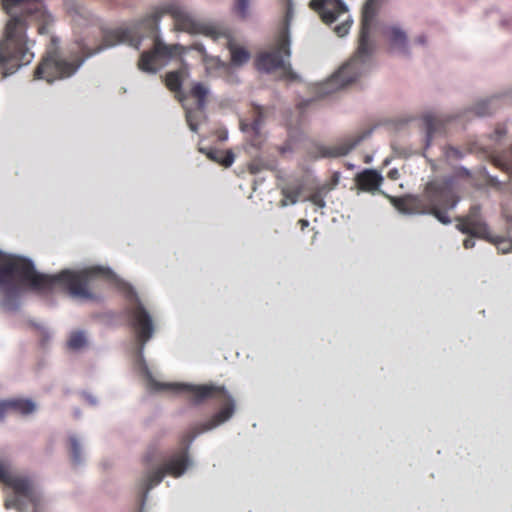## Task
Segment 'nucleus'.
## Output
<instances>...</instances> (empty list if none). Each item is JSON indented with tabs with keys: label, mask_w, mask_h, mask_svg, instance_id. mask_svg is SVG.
I'll return each instance as SVG.
<instances>
[{
	"label": "nucleus",
	"mask_w": 512,
	"mask_h": 512,
	"mask_svg": "<svg viewBox=\"0 0 512 512\" xmlns=\"http://www.w3.org/2000/svg\"><path fill=\"white\" fill-rule=\"evenodd\" d=\"M168 14L174 19L177 30L189 33L199 31V25L182 7L177 4H168L163 8H156L141 21L126 27L102 30V42L98 44V52L117 44H128L139 49L142 38L149 36L155 38L154 47L141 53L138 68L146 73H156L165 62L179 53V45H166L157 37L158 23L163 15Z\"/></svg>",
	"instance_id": "1"
},
{
	"label": "nucleus",
	"mask_w": 512,
	"mask_h": 512,
	"mask_svg": "<svg viewBox=\"0 0 512 512\" xmlns=\"http://www.w3.org/2000/svg\"><path fill=\"white\" fill-rule=\"evenodd\" d=\"M96 267L82 271L63 270L56 275L38 273L31 260L9 255L0 260V291L4 297L2 306L7 310L18 307L21 284L28 285L37 292H50L59 287L72 297L89 298L88 286Z\"/></svg>",
	"instance_id": "2"
},
{
	"label": "nucleus",
	"mask_w": 512,
	"mask_h": 512,
	"mask_svg": "<svg viewBox=\"0 0 512 512\" xmlns=\"http://www.w3.org/2000/svg\"><path fill=\"white\" fill-rule=\"evenodd\" d=\"M178 390L187 392L191 401L195 404H200L208 399H218L224 402L223 407L215 413L207 421L193 427L190 431L185 433L180 440V447L170 453L161 466L148 470L140 482L142 490V505L145 502L148 492L160 484L165 475L174 478L181 477L187 469L191 466L192 461L189 456V447L197 435L212 430L219 425L228 421L235 412V403L226 388L222 385L213 383L192 385V384H179L176 385Z\"/></svg>",
	"instance_id": "3"
},
{
	"label": "nucleus",
	"mask_w": 512,
	"mask_h": 512,
	"mask_svg": "<svg viewBox=\"0 0 512 512\" xmlns=\"http://www.w3.org/2000/svg\"><path fill=\"white\" fill-rule=\"evenodd\" d=\"M10 16L0 39V78L4 79L29 65L35 58V41L27 29L33 22H45L47 12L39 0H0Z\"/></svg>",
	"instance_id": "4"
},
{
	"label": "nucleus",
	"mask_w": 512,
	"mask_h": 512,
	"mask_svg": "<svg viewBox=\"0 0 512 512\" xmlns=\"http://www.w3.org/2000/svg\"><path fill=\"white\" fill-rule=\"evenodd\" d=\"M382 0H366L362 9L358 48L354 56L321 86L330 94L356 81L368 68L374 51L370 31Z\"/></svg>",
	"instance_id": "5"
},
{
	"label": "nucleus",
	"mask_w": 512,
	"mask_h": 512,
	"mask_svg": "<svg viewBox=\"0 0 512 512\" xmlns=\"http://www.w3.org/2000/svg\"><path fill=\"white\" fill-rule=\"evenodd\" d=\"M458 202L450 180H433L421 195L400 199L396 208L406 214H431L443 224L451 222L448 211Z\"/></svg>",
	"instance_id": "6"
},
{
	"label": "nucleus",
	"mask_w": 512,
	"mask_h": 512,
	"mask_svg": "<svg viewBox=\"0 0 512 512\" xmlns=\"http://www.w3.org/2000/svg\"><path fill=\"white\" fill-rule=\"evenodd\" d=\"M98 278L106 279L112 283L127 299L128 304L125 313L134 332L136 342L139 344V352L142 353L145 344L153 337L155 331L153 316L141 302L134 289L120 279L111 269L98 265Z\"/></svg>",
	"instance_id": "7"
},
{
	"label": "nucleus",
	"mask_w": 512,
	"mask_h": 512,
	"mask_svg": "<svg viewBox=\"0 0 512 512\" xmlns=\"http://www.w3.org/2000/svg\"><path fill=\"white\" fill-rule=\"evenodd\" d=\"M286 4V15L282 27L278 31L270 49L259 53L255 59V66L259 71L274 72L281 70L283 77L296 80L298 76L292 70L290 63V32L289 24L293 15L292 0H282Z\"/></svg>",
	"instance_id": "8"
},
{
	"label": "nucleus",
	"mask_w": 512,
	"mask_h": 512,
	"mask_svg": "<svg viewBox=\"0 0 512 512\" xmlns=\"http://www.w3.org/2000/svg\"><path fill=\"white\" fill-rule=\"evenodd\" d=\"M59 40L52 36L50 45L45 55L37 65L34 71L36 79H43L47 82H53L73 75L81 65L82 61L78 59L67 60L59 52Z\"/></svg>",
	"instance_id": "9"
},
{
	"label": "nucleus",
	"mask_w": 512,
	"mask_h": 512,
	"mask_svg": "<svg viewBox=\"0 0 512 512\" xmlns=\"http://www.w3.org/2000/svg\"><path fill=\"white\" fill-rule=\"evenodd\" d=\"M457 228L463 234L494 242L497 249L502 253L512 251V240L490 238L488 226L482 219L481 208L479 206H472L466 216L458 218Z\"/></svg>",
	"instance_id": "10"
},
{
	"label": "nucleus",
	"mask_w": 512,
	"mask_h": 512,
	"mask_svg": "<svg viewBox=\"0 0 512 512\" xmlns=\"http://www.w3.org/2000/svg\"><path fill=\"white\" fill-rule=\"evenodd\" d=\"M0 482L5 483L14 491V495L5 500L6 508H14L18 512H24V499L33 502L38 500V492L33 483L26 478L10 476L2 462H0Z\"/></svg>",
	"instance_id": "11"
},
{
	"label": "nucleus",
	"mask_w": 512,
	"mask_h": 512,
	"mask_svg": "<svg viewBox=\"0 0 512 512\" xmlns=\"http://www.w3.org/2000/svg\"><path fill=\"white\" fill-rule=\"evenodd\" d=\"M309 7L326 24L335 22L341 14L348 11L347 6L342 0H311Z\"/></svg>",
	"instance_id": "12"
},
{
	"label": "nucleus",
	"mask_w": 512,
	"mask_h": 512,
	"mask_svg": "<svg viewBox=\"0 0 512 512\" xmlns=\"http://www.w3.org/2000/svg\"><path fill=\"white\" fill-rule=\"evenodd\" d=\"M364 139V135L347 138L335 145H317L315 156L320 158H337L347 155Z\"/></svg>",
	"instance_id": "13"
},
{
	"label": "nucleus",
	"mask_w": 512,
	"mask_h": 512,
	"mask_svg": "<svg viewBox=\"0 0 512 512\" xmlns=\"http://www.w3.org/2000/svg\"><path fill=\"white\" fill-rule=\"evenodd\" d=\"M390 51H397L401 54L407 55L408 52V39L407 34L398 26H389L383 30Z\"/></svg>",
	"instance_id": "14"
},
{
	"label": "nucleus",
	"mask_w": 512,
	"mask_h": 512,
	"mask_svg": "<svg viewBox=\"0 0 512 512\" xmlns=\"http://www.w3.org/2000/svg\"><path fill=\"white\" fill-rule=\"evenodd\" d=\"M383 182L382 175L373 169H365L355 176V184L361 191L374 192Z\"/></svg>",
	"instance_id": "15"
},
{
	"label": "nucleus",
	"mask_w": 512,
	"mask_h": 512,
	"mask_svg": "<svg viewBox=\"0 0 512 512\" xmlns=\"http://www.w3.org/2000/svg\"><path fill=\"white\" fill-rule=\"evenodd\" d=\"M423 121L426 127L427 144L429 145L433 136L436 133L444 130L445 124L448 121V119H443L438 116L428 114L423 117Z\"/></svg>",
	"instance_id": "16"
},
{
	"label": "nucleus",
	"mask_w": 512,
	"mask_h": 512,
	"mask_svg": "<svg viewBox=\"0 0 512 512\" xmlns=\"http://www.w3.org/2000/svg\"><path fill=\"white\" fill-rule=\"evenodd\" d=\"M89 345V339L85 331H72L67 339L66 347L73 352L82 351Z\"/></svg>",
	"instance_id": "17"
},
{
	"label": "nucleus",
	"mask_w": 512,
	"mask_h": 512,
	"mask_svg": "<svg viewBox=\"0 0 512 512\" xmlns=\"http://www.w3.org/2000/svg\"><path fill=\"white\" fill-rule=\"evenodd\" d=\"M302 185L297 184H286L281 188V195L283 196L280 201V205L285 207L287 205H293L298 202L299 197L302 193Z\"/></svg>",
	"instance_id": "18"
},
{
	"label": "nucleus",
	"mask_w": 512,
	"mask_h": 512,
	"mask_svg": "<svg viewBox=\"0 0 512 512\" xmlns=\"http://www.w3.org/2000/svg\"><path fill=\"white\" fill-rule=\"evenodd\" d=\"M8 401L10 404V409H12V412L21 415H29L33 413L36 409L35 403L30 399L16 398L10 399Z\"/></svg>",
	"instance_id": "19"
},
{
	"label": "nucleus",
	"mask_w": 512,
	"mask_h": 512,
	"mask_svg": "<svg viewBox=\"0 0 512 512\" xmlns=\"http://www.w3.org/2000/svg\"><path fill=\"white\" fill-rule=\"evenodd\" d=\"M185 70L170 71L165 76V85L172 92H180L183 84Z\"/></svg>",
	"instance_id": "20"
},
{
	"label": "nucleus",
	"mask_w": 512,
	"mask_h": 512,
	"mask_svg": "<svg viewBox=\"0 0 512 512\" xmlns=\"http://www.w3.org/2000/svg\"><path fill=\"white\" fill-rule=\"evenodd\" d=\"M189 94L196 100V106L200 110H205L208 89L202 83H195L191 87Z\"/></svg>",
	"instance_id": "21"
},
{
	"label": "nucleus",
	"mask_w": 512,
	"mask_h": 512,
	"mask_svg": "<svg viewBox=\"0 0 512 512\" xmlns=\"http://www.w3.org/2000/svg\"><path fill=\"white\" fill-rule=\"evenodd\" d=\"M231 53V62L233 65L241 66L250 59V53L243 47L237 45H229Z\"/></svg>",
	"instance_id": "22"
},
{
	"label": "nucleus",
	"mask_w": 512,
	"mask_h": 512,
	"mask_svg": "<svg viewBox=\"0 0 512 512\" xmlns=\"http://www.w3.org/2000/svg\"><path fill=\"white\" fill-rule=\"evenodd\" d=\"M205 119L204 110H200L198 106L196 109H188L186 111V121L191 131L197 132L199 124Z\"/></svg>",
	"instance_id": "23"
},
{
	"label": "nucleus",
	"mask_w": 512,
	"mask_h": 512,
	"mask_svg": "<svg viewBox=\"0 0 512 512\" xmlns=\"http://www.w3.org/2000/svg\"><path fill=\"white\" fill-rule=\"evenodd\" d=\"M68 451L70 454L71 461L74 464H79L82 460L81 453L82 447L80 441L76 436H70L67 440Z\"/></svg>",
	"instance_id": "24"
},
{
	"label": "nucleus",
	"mask_w": 512,
	"mask_h": 512,
	"mask_svg": "<svg viewBox=\"0 0 512 512\" xmlns=\"http://www.w3.org/2000/svg\"><path fill=\"white\" fill-rule=\"evenodd\" d=\"M218 151H209L207 156L209 159L216 161L226 167L230 166L234 161V156L231 153H227L225 156H220Z\"/></svg>",
	"instance_id": "25"
},
{
	"label": "nucleus",
	"mask_w": 512,
	"mask_h": 512,
	"mask_svg": "<svg viewBox=\"0 0 512 512\" xmlns=\"http://www.w3.org/2000/svg\"><path fill=\"white\" fill-rule=\"evenodd\" d=\"M253 121L251 123V129L258 134L261 128V125L264 121V113L263 108L261 106H255L253 109Z\"/></svg>",
	"instance_id": "26"
},
{
	"label": "nucleus",
	"mask_w": 512,
	"mask_h": 512,
	"mask_svg": "<svg viewBox=\"0 0 512 512\" xmlns=\"http://www.w3.org/2000/svg\"><path fill=\"white\" fill-rule=\"evenodd\" d=\"M250 0H235L233 10L234 12L242 19H245L248 17Z\"/></svg>",
	"instance_id": "27"
},
{
	"label": "nucleus",
	"mask_w": 512,
	"mask_h": 512,
	"mask_svg": "<svg viewBox=\"0 0 512 512\" xmlns=\"http://www.w3.org/2000/svg\"><path fill=\"white\" fill-rule=\"evenodd\" d=\"M308 200L310 202H312L314 205H316L317 207L323 208L325 206L323 188L318 189L317 191L313 192L308 197Z\"/></svg>",
	"instance_id": "28"
},
{
	"label": "nucleus",
	"mask_w": 512,
	"mask_h": 512,
	"mask_svg": "<svg viewBox=\"0 0 512 512\" xmlns=\"http://www.w3.org/2000/svg\"><path fill=\"white\" fill-rule=\"evenodd\" d=\"M490 103H491L490 100H485V101H481V102L477 103L474 107L475 113L478 116H486V115L491 114V111L489 108Z\"/></svg>",
	"instance_id": "29"
},
{
	"label": "nucleus",
	"mask_w": 512,
	"mask_h": 512,
	"mask_svg": "<svg viewBox=\"0 0 512 512\" xmlns=\"http://www.w3.org/2000/svg\"><path fill=\"white\" fill-rule=\"evenodd\" d=\"M444 153L448 159H461L463 157L461 150L454 146H447Z\"/></svg>",
	"instance_id": "30"
},
{
	"label": "nucleus",
	"mask_w": 512,
	"mask_h": 512,
	"mask_svg": "<svg viewBox=\"0 0 512 512\" xmlns=\"http://www.w3.org/2000/svg\"><path fill=\"white\" fill-rule=\"evenodd\" d=\"M11 412H12V409H10L9 401L8 400L1 401L0 402V421H2L4 419V417L8 413H11Z\"/></svg>",
	"instance_id": "31"
},
{
	"label": "nucleus",
	"mask_w": 512,
	"mask_h": 512,
	"mask_svg": "<svg viewBox=\"0 0 512 512\" xmlns=\"http://www.w3.org/2000/svg\"><path fill=\"white\" fill-rule=\"evenodd\" d=\"M349 28L350 24L348 22H345L340 25H337L335 27V32L337 33L338 36L343 37L348 33Z\"/></svg>",
	"instance_id": "32"
},
{
	"label": "nucleus",
	"mask_w": 512,
	"mask_h": 512,
	"mask_svg": "<svg viewBox=\"0 0 512 512\" xmlns=\"http://www.w3.org/2000/svg\"><path fill=\"white\" fill-rule=\"evenodd\" d=\"M24 501H26V499H24ZM27 502H29L32 506H33V511L32 512H48L46 511L45 509H43L40 504H41V496L40 494L38 493V500L33 502V501H30V500H27ZM26 504V502H24Z\"/></svg>",
	"instance_id": "33"
},
{
	"label": "nucleus",
	"mask_w": 512,
	"mask_h": 512,
	"mask_svg": "<svg viewBox=\"0 0 512 512\" xmlns=\"http://www.w3.org/2000/svg\"><path fill=\"white\" fill-rule=\"evenodd\" d=\"M465 249H471L475 246V241L472 238H466L463 242Z\"/></svg>",
	"instance_id": "34"
},
{
	"label": "nucleus",
	"mask_w": 512,
	"mask_h": 512,
	"mask_svg": "<svg viewBox=\"0 0 512 512\" xmlns=\"http://www.w3.org/2000/svg\"><path fill=\"white\" fill-rule=\"evenodd\" d=\"M249 171L251 174H257L260 172V167L257 163H251L249 165Z\"/></svg>",
	"instance_id": "35"
},
{
	"label": "nucleus",
	"mask_w": 512,
	"mask_h": 512,
	"mask_svg": "<svg viewBox=\"0 0 512 512\" xmlns=\"http://www.w3.org/2000/svg\"><path fill=\"white\" fill-rule=\"evenodd\" d=\"M388 177L390 179L396 180L398 178V171L397 170H390L388 173Z\"/></svg>",
	"instance_id": "36"
},
{
	"label": "nucleus",
	"mask_w": 512,
	"mask_h": 512,
	"mask_svg": "<svg viewBox=\"0 0 512 512\" xmlns=\"http://www.w3.org/2000/svg\"><path fill=\"white\" fill-rule=\"evenodd\" d=\"M298 223L300 224L302 230L309 225V221L306 219H300Z\"/></svg>",
	"instance_id": "37"
},
{
	"label": "nucleus",
	"mask_w": 512,
	"mask_h": 512,
	"mask_svg": "<svg viewBox=\"0 0 512 512\" xmlns=\"http://www.w3.org/2000/svg\"><path fill=\"white\" fill-rule=\"evenodd\" d=\"M416 42H417L418 44L424 45V44L426 43V38H425V36H419V37H417V38H416Z\"/></svg>",
	"instance_id": "38"
},
{
	"label": "nucleus",
	"mask_w": 512,
	"mask_h": 512,
	"mask_svg": "<svg viewBox=\"0 0 512 512\" xmlns=\"http://www.w3.org/2000/svg\"><path fill=\"white\" fill-rule=\"evenodd\" d=\"M46 30H47V27L44 25V24H41L38 28V32L39 34H44L46 33Z\"/></svg>",
	"instance_id": "39"
},
{
	"label": "nucleus",
	"mask_w": 512,
	"mask_h": 512,
	"mask_svg": "<svg viewBox=\"0 0 512 512\" xmlns=\"http://www.w3.org/2000/svg\"><path fill=\"white\" fill-rule=\"evenodd\" d=\"M154 385H155L156 389L168 388V385H162V384H159V383H154Z\"/></svg>",
	"instance_id": "40"
},
{
	"label": "nucleus",
	"mask_w": 512,
	"mask_h": 512,
	"mask_svg": "<svg viewBox=\"0 0 512 512\" xmlns=\"http://www.w3.org/2000/svg\"><path fill=\"white\" fill-rule=\"evenodd\" d=\"M205 34H207V35H212V34H213L212 29H210V28H206V29H205Z\"/></svg>",
	"instance_id": "41"
},
{
	"label": "nucleus",
	"mask_w": 512,
	"mask_h": 512,
	"mask_svg": "<svg viewBox=\"0 0 512 512\" xmlns=\"http://www.w3.org/2000/svg\"><path fill=\"white\" fill-rule=\"evenodd\" d=\"M144 461H145V462H149V461H150V456H149V455H147V456L144 458Z\"/></svg>",
	"instance_id": "42"
}]
</instances>
